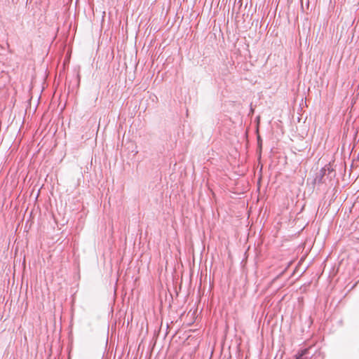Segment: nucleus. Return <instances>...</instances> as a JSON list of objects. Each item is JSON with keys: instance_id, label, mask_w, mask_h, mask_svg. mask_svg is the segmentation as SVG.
<instances>
[{"instance_id": "f03ea898", "label": "nucleus", "mask_w": 359, "mask_h": 359, "mask_svg": "<svg viewBox=\"0 0 359 359\" xmlns=\"http://www.w3.org/2000/svg\"><path fill=\"white\" fill-rule=\"evenodd\" d=\"M321 172H325V170H321ZM323 175H324V173H323Z\"/></svg>"}, {"instance_id": "f257e3e1", "label": "nucleus", "mask_w": 359, "mask_h": 359, "mask_svg": "<svg viewBox=\"0 0 359 359\" xmlns=\"http://www.w3.org/2000/svg\"><path fill=\"white\" fill-rule=\"evenodd\" d=\"M308 352V349L307 348H305L304 350H302L301 351V353H299V359L302 358L304 355H306Z\"/></svg>"}]
</instances>
